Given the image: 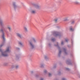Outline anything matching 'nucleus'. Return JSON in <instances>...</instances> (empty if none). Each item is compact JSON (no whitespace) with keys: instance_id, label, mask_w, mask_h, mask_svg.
<instances>
[{"instance_id":"1","label":"nucleus","mask_w":80,"mask_h":80,"mask_svg":"<svg viewBox=\"0 0 80 80\" xmlns=\"http://www.w3.org/2000/svg\"><path fill=\"white\" fill-rule=\"evenodd\" d=\"M3 45H1L0 46V52L2 53V55L3 57H8V53L10 52V49L11 48V47H8L6 51L4 52H3V50L2 49H1V47L3 46Z\"/></svg>"},{"instance_id":"2","label":"nucleus","mask_w":80,"mask_h":80,"mask_svg":"<svg viewBox=\"0 0 80 80\" xmlns=\"http://www.w3.org/2000/svg\"><path fill=\"white\" fill-rule=\"evenodd\" d=\"M0 27L1 28V29L0 30V32H2V37L3 38V40H4L5 39V33L3 31L5 29V25L3 22H0Z\"/></svg>"},{"instance_id":"3","label":"nucleus","mask_w":80,"mask_h":80,"mask_svg":"<svg viewBox=\"0 0 80 80\" xmlns=\"http://www.w3.org/2000/svg\"><path fill=\"white\" fill-rule=\"evenodd\" d=\"M31 42H30V45L31 47L32 48H34V46L33 45V44H32V43H33V42H36V41L35 40V38H32L31 39Z\"/></svg>"},{"instance_id":"4","label":"nucleus","mask_w":80,"mask_h":80,"mask_svg":"<svg viewBox=\"0 0 80 80\" xmlns=\"http://www.w3.org/2000/svg\"><path fill=\"white\" fill-rule=\"evenodd\" d=\"M13 5L14 8H17V5H16V2H13Z\"/></svg>"},{"instance_id":"5","label":"nucleus","mask_w":80,"mask_h":80,"mask_svg":"<svg viewBox=\"0 0 80 80\" xmlns=\"http://www.w3.org/2000/svg\"><path fill=\"white\" fill-rule=\"evenodd\" d=\"M15 68L16 69H18L19 68V66L18 65H16L15 66H12V68Z\"/></svg>"},{"instance_id":"6","label":"nucleus","mask_w":80,"mask_h":80,"mask_svg":"<svg viewBox=\"0 0 80 80\" xmlns=\"http://www.w3.org/2000/svg\"><path fill=\"white\" fill-rule=\"evenodd\" d=\"M32 13L34 14L36 13V10H32L31 12Z\"/></svg>"},{"instance_id":"7","label":"nucleus","mask_w":80,"mask_h":80,"mask_svg":"<svg viewBox=\"0 0 80 80\" xmlns=\"http://www.w3.org/2000/svg\"><path fill=\"white\" fill-rule=\"evenodd\" d=\"M17 36H18V37H19L20 38H22V35H20L19 33H17Z\"/></svg>"},{"instance_id":"8","label":"nucleus","mask_w":80,"mask_h":80,"mask_svg":"<svg viewBox=\"0 0 80 80\" xmlns=\"http://www.w3.org/2000/svg\"><path fill=\"white\" fill-rule=\"evenodd\" d=\"M54 34L55 35V36L56 37H57V36H58L59 35V33L57 32H55L54 33Z\"/></svg>"},{"instance_id":"9","label":"nucleus","mask_w":80,"mask_h":80,"mask_svg":"<svg viewBox=\"0 0 80 80\" xmlns=\"http://www.w3.org/2000/svg\"><path fill=\"white\" fill-rule=\"evenodd\" d=\"M24 30H25V31H27V30H28L27 28L26 27H24Z\"/></svg>"},{"instance_id":"10","label":"nucleus","mask_w":80,"mask_h":80,"mask_svg":"<svg viewBox=\"0 0 80 80\" xmlns=\"http://www.w3.org/2000/svg\"><path fill=\"white\" fill-rule=\"evenodd\" d=\"M35 8H36L38 9V8H39V7L38 6H35Z\"/></svg>"},{"instance_id":"11","label":"nucleus","mask_w":80,"mask_h":80,"mask_svg":"<svg viewBox=\"0 0 80 80\" xmlns=\"http://www.w3.org/2000/svg\"><path fill=\"white\" fill-rule=\"evenodd\" d=\"M19 44L20 45H22V43L21 42H19Z\"/></svg>"},{"instance_id":"12","label":"nucleus","mask_w":80,"mask_h":80,"mask_svg":"<svg viewBox=\"0 0 80 80\" xmlns=\"http://www.w3.org/2000/svg\"><path fill=\"white\" fill-rule=\"evenodd\" d=\"M8 28L9 30L10 31V30L11 29V28H10V27H8Z\"/></svg>"},{"instance_id":"13","label":"nucleus","mask_w":80,"mask_h":80,"mask_svg":"<svg viewBox=\"0 0 80 80\" xmlns=\"http://www.w3.org/2000/svg\"><path fill=\"white\" fill-rule=\"evenodd\" d=\"M75 3H76V4H78V2H75Z\"/></svg>"},{"instance_id":"14","label":"nucleus","mask_w":80,"mask_h":80,"mask_svg":"<svg viewBox=\"0 0 80 80\" xmlns=\"http://www.w3.org/2000/svg\"><path fill=\"white\" fill-rule=\"evenodd\" d=\"M44 73H45L47 72V70H45L44 71Z\"/></svg>"},{"instance_id":"15","label":"nucleus","mask_w":80,"mask_h":80,"mask_svg":"<svg viewBox=\"0 0 80 80\" xmlns=\"http://www.w3.org/2000/svg\"><path fill=\"white\" fill-rule=\"evenodd\" d=\"M51 75H52V74H50V73H49V77H50V76H51Z\"/></svg>"},{"instance_id":"16","label":"nucleus","mask_w":80,"mask_h":80,"mask_svg":"<svg viewBox=\"0 0 80 80\" xmlns=\"http://www.w3.org/2000/svg\"><path fill=\"white\" fill-rule=\"evenodd\" d=\"M52 41L53 42L55 41V39L53 38L52 39Z\"/></svg>"},{"instance_id":"17","label":"nucleus","mask_w":80,"mask_h":80,"mask_svg":"<svg viewBox=\"0 0 80 80\" xmlns=\"http://www.w3.org/2000/svg\"><path fill=\"white\" fill-rule=\"evenodd\" d=\"M62 80H66V79L65 78H62Z\"/></svg>"},{"instance_id":"18","label":"nucleus","mask_w":80,"mask_h":80,"mask_svg":"<svg viewBox=\"0 0 80 80\" xmlns=\"http://www.w3.org/2000/svg\"><path fill=\"white\" fill-rule=\"evenodd\" d=\"M70 30H71V31H73V29H72V28H71Z\"/></svg>"},{"instance_id":"19","label":"nucleus","mask_w":80,"mask_h":80,"mask_svg":"<svg viewBox=\"0 0 80 80\" xmlns=\"http://www.w3.org/2000/svg\"><path fill=\"white\" fill-rule=\"evenodd\" d=\"M57 20H57V19H55V22H57Z\"/></svg>"},{"instance_id":"20","label":"nucleus","mask_w":80,"mask_h":80,"mask_svg":"<svg viewBox=\"0 0 80 80\" xmlns=\"http://www.w3.org/2000/svg\"><path fill=\"white\" fill-rule=\"evenodd\" d=\"M61 51H60L59 53V55H60V54L61 53Z\"/></svg>"},{"instance_id":"21","label":"nucleus","mask_w":80,"mask_h":80,"mask_svg":"<svg viewBox=\"0 0 80 80\" xmlns=\"http://www.w3.org/2000/svg\"><path fill=\"white\" fill-rule=\"evenodd\" d=\"M65 41L66 42H68V39H66Z\"/></svg>"},{"instance_id":"22","label":"nucleus","mask_w":80,"mask_h":80,"mask_svg":"<svg viewBox=\"0 0 80 80\" xmlns=\"http://www.w3.org/2000/svg\"><path fill=\"white\" fill-rule=\"evenodd\" d=\"M61 44H62V45H63V42H62Z\"/></svg>"},{"instance_id":"23","label":"nucleus","mask_w":80,"mask_h":80,"mask_svg":"<svg viewBox=\"0 0 80 80\" xmlns=\"http://www.w3.org/2000/svg\"><path fill=\"white\" fill-rule=\"evenodd\" d=\"M66 69L67 70H69V69H68V68H67Z\"/></svg>"},{"instance_id":"24","label":"nucleus","mask_w":80,"mask_h":80,"mask_svg":"<svg viewBox=\"0 0 80 80\" xmlns=\"http://www.w3.org/2000/svg\"><path fill=\"white\" fill-rule=\"evenodd\" d=\"M40 80H43V79L42 78H41Z\"/></svg>"},{"instance_id":"25","label":"nucleus","mask_w":80,"mask_h":80,"mask_svg":"<svg viewBox=\"0 0 80 80\" xmlns=\"http://www.w3.org/2000/svg\"><path fill=\"white\" fill-rule=\"evenodd\" d=\"M74 21H73L72 22V23L73 24L74 23Z\"/></svg>"},{"instance_id":"26","label":"nucleus","mask_w":80,"mask_h":80,"mask_svg":"<svg viewBox=\"0 0 80 80\" xmlns=\"http://www.w3.org/2000/svg\"><path fill=\"white\" fill-rule=\"evenodd\" d=\"M53 10H55V8H53Z\"/></svg>"},{"instance_id":"27","label":"nucleus","mask_w":80,"mask_h":80,"mask_svg":"<svg viewBox=\"0 0 80 80\" xmlns=\"http://www.w3.org/2000/svg\"><path fill=\"white\" fill-rule=\"evenodd\" d=\"M67 62H68V61H67Z\"/></svg>"},{"instance_id":"28","label":"nucleus","mask_w":80,"mask_h":80,"mask_svg":"<svg viewBox=\"0 0 80 80\" xmlns=\"http://www.w3.org/2000/svg\"><path fill=\"white\" fill-rule=\"evenodd\" d=\"M65 53H66L67 52H65Z\"/></svg>"},{"instance_id":"29","label":"nucleus","mask_w":80,"mask_h":80,"mask_svg":"<svg viewBox=\"0 0 80 80\" xmlns=\"http://www.w3.org/2000/svg\"><path fill=\"white\" fill-rule=\"evenodd\" d=\"M56 46H57V45H56Z\"/></svg>"},{"instance_id":"30","label":"nucleus","mask_w":80,"mask_h":80,"mask_svg":"<svg viewBox=\"0 0 80 80\" xmlns=\"http://www.w3.org/2000/svg\"><path fill=\"white\" fill-rule=\"evenodd\" d=\"M18 49H19V48H18Z\"/></svg>"}]
</instances>
